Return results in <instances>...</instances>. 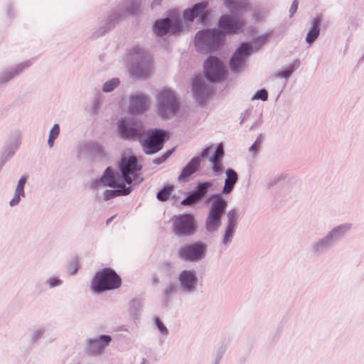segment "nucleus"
<instances>
[{"label": "nucleus", "instance_id": "nucleus-1", "mask_svg": "<svg viewBox=\"0 0 364 364\" xmlns=\"http://www.w3.org/2000/svg\"><path fill=\"white\" fill-rule=\"evenodd\" d=\"M117 131L124 139H138L146 154L159 151L165 142L166 132L159 129L146 131L141 121L123 118L118 122Z\"/></svg>", "mask_w": 364, "mask_h": 364}, {"label": "nucleus", "instance_id": "nucleus-2", "mask_svg": "<svg viewBox=\"0 0 364 364\" xmlns=\"http://www.w3.org/2000/svg\"><path fill=\"white\" fill-rule=\"evenodd\" d=\"M205 77L199 75L192 82V92L196 100L203 103L211 95L212 87L207 82H217L223 80L226 75V68L223 63L217 57L210 56L204 63Z\"/></svg>", "mask_w": 364, "mask_h": 364}, {"label": "nucleus", "instance_id": "nucleus-3", "mask_svg": "<svg viewBox=\"0 0 364 364\" xmlns=\"http://www.w3.org/2000/svg\"><path fill=\"white\" fill-rule=\"evenodd\" d=\"M222 31L218 28H206L199 31L195 36V47L202 53L218 50L225 43Z\"/></svg>", "mask_w": 364, "mask_h": 364}, {"label": "nucleus", "instance_id": "nucleus-4", "mask_svg": "<svg viewBox=\"0 0 364 364\" xmlns=\"http://www.w3.org/2000/svg\"><path fill=\"white\" fill-rule=\"evenodd\" d=\"M122 284L120 277L111 268H104L97 272L92 282L94 293L100 294L106 291L119 288Z\"/></svg>", "mask_w": 364, "mask_h": 364}, {"label": "nucleus", "instance_id": "nucleus-5", "mask_svg": "<svg viewBox=\"0 0 364 364\" xmlns=\"http://www.w3.org/2000/svg\"><path fill=\"white\" fill-rule=\"evenodd\" d=\"M213 200L205 220V228L208 232L213 233L218 231L222 224V218L225 213L228 201L222 196L213 195Z\"/></svg>", "mask_w": 364, "mask_h": 364}, {"label": "nucleus", "instance_id": "nucleus-6", "mask_svg": "<svg viewBox=\"0 0 364 364\" xmlns=\"http://www.w3.org/2000/svg\"><path fill=\"white\" fill-rule=\"evenodd\" d=\"M130 70L136 77H145L151 72V59L140 46L133 48L129 54Z\"/></svg>", "mask_w": 364, "mask_h": 364}, {"label": "nucleus", "instance_id": "nucleus-7", "mask_svg": "<svg viewBox=\"0 0 364 364\" xmlns=\"http://www.w3.org/2000/svg\"><path fill=\"white\" fill-rule=\"evenodd\" d=\"M157 113L162 118H168L176 114L179 109V102L175 92L168 89L161 90L156 96Z\"/></svg>", "mask_w": 364, "mask_h": 364}, {"label": "nucleus", "instance_id": "nucleus-8", "mask_svg": "<svg viewBox=\"0 0 364 364\" xmlns=\"http://www.w3.org/2000/svg\"><path fill=\"white\" fill-rule=\"evenodd\" d=\"M119 168L122 178L127 184L136 185L142 181V178L139 177L136 173L141 169V166L138 165L136 156L123 157L119 164Z\"/></svg>", "mask_w": 364, "mask_h": 364}, {"label": "nucleus", "instance_id": "nucleus-9", "mask_svg": "<svg viewBox=\"0 0 364 364\" xmlns=\"http://www.w3.org/2000/svg\"><path fill=\"white\" fill-rule=\"evenodd\" d=\"M238 14H223L219 20L218 26L219 31H222L224 37L226 35H235L243 32V28L246 24L243 17L237 16Z\"/></svg>", "mask_w": 364, "mask_h": 364}, {"label": "nucleus", "instance_id": "nucleus-10", "mask_svg": "<svg viewBox=\"0 0 364 364\" xmlns=\"http://www.w3.org/2000/svg\"><path fill=\"white\" fill-rule=\"evenodd\" d=\"M207 251V245L201 241H197L181 247L178 250V255L184 261L198 262L206 257Z\"/></svg>", "mask_w": 364, "mask_h": 364}, {"label": "nucleus", "instance_id": "nucleus-11", "mask_svg": "<svg viewBox=\"0 0 364 364\" xmlns=\"http://www.w3.org/2000/svg\"><path fill=\"white\" fill-rule=\"evenodd\" d=\"M179 289L184 295H193L197 290L199 279L195 269H183L177 275Z\"/></svg>", "mask_w": 364, "mask_h": 364}, {"label": "nucleus", "instance_id": "nucleus-12", "mask_svg": "<svg viewBox=\"0 0 364 364\" xmlns=\"http://www.w3.org/2000/svg\"><path fill=\"white\" fill-rule=\"evenodd\" d=\"M174 233L178 237H188L196 232L195 218L191 214H182L177 216L173 223Z\"/></svg>", "mask_w": 364, "mask_h": 364}, {"label": "nucleus", "instance_id": "nucleus-13", "mask_svg": "<svg viewBox=\"0 0 364 364\" xmlns=\"http://www.w3.org/2000/svg\"><path fill=\"white\" fill-rule=\"evenodd\" d=\"M109 335H100L85 340L84 350L88 355L98 357L105 352V349L112 341Z\"/></svg>", "mask_w": 364, "mask_h": 364}, {"label": "nucleus", "instance_id": "nucleus-14", "mask_svg": "<svg viewBox=\"0 0 364 364\" xmlns=\"http://www.w3.org/2000/svg\"><path fill=\"white\" fill-rule=\"evenodd\" d=\"M123 181H124L117 172H115L111 167H107L100 178L95 179L92 182L91 186L93 189L99 191L105 186L116 188L119 186H125Z\"/></svg>", "mask_w": 364, "mask_h": 364}, {"label": "nucleus", "instance_id": "nucleus-15", "mask_svg": "<svg viewBox=\"0 0 364 364\" xmlns=\"http://www.w3.org/2000/svg\"><path fill=\"white\" fill-rule=\"evenodd\" d=\"M251 55V46L248 43H242L235 51L230 60V67L232 72L239 73L246 65V59Z\"/></svg>", "mask_w": 364, "mask_h": 364}, {"label": "nucleus", "instance_id": "nucleus-16", "mask_svg": "<svg viewBox=\"0 0 364 364\" xmlns=\"http://www.w3.org/2000/svg\"><path fill=\"white\" fill-rule=\"evenodd\" d=\"M208 3L205 1L196 4L191 9H186L183 12V18L186 21H193L195 18L200 15L198 21L203 25L208 26L211 23V14L205 10Z\"/></svg>", "mask_w": 364, "mask_h": 364}, {"label": "nucleus", "instance_id": "nucleus-17", "mask_svg": "<svg viewBox=\"0 0 364 364\" xmlns=\"http://www.w3.org/2000/svg\"><path fill=\"white\" fill-rule=\"evenodd\" d=\"M183 28V22L181 18H164L156 21L154 29L157 36H162L168 33L177 34Z\"/></svg>", "mask_w": 364, "mask_h": 364}, {"label": "nucleus", "instance_id": "nucleus-18", "mask_svg": "<svg viewBox=\"0 0 364 364\" xmlns=\"http://www.w3.org/2000/svg\"><path fill=\"white\" fill-rule=\"evenodd\" d=\"M353 228V224L350 223H341L334 226L327 233L326 236L333 245L343 240Z\"/></svg>", "mask_w": 364, "mask_h": 364}, {"label": "nucleus", "instance_id": "nucleus-19", "mask_svg": "<svg viewBox=\"0 0 364 364\" xmlns=\"http://www.w3.org/2000/svg\"><path fill=\"white\" fill-rule=\"evenodd\" d=\"M150 105L149 98L144 94L136 93L130 96L129 110L132 113H141Z\"/></svg>", "mask_w": 364, "mask_h": 364}, {"label": "nucleus", "instance_id": "nucleus-20", "mask_svg": "<svg viewBox=\"0 0 364 364\" xmlns=\"http://www.w3.org/2000/svg\"><path fill=\"white\" fill-rule=\"evenodd\" d=\"M323 18L321 16H316L312 18L309 23V28L305 37V42L311 47L318 38L321 32Z\"/></svg>", "mask_w": 364, "mask_h": 364}, {"label": "nucleus", "instance_id": "nucleus-21", "mask_svg": "<svg viewBox=\"0 0 364 364\" xmlns=\"http://www.w3.org/2000/svg\"><path fill=\"white\" fill-rule=\"evenodd\" d=\"M333 245L326 235L314 240L310 245L311 252L315 255L324 254Z\"/></svg>", "mask_w": 364, "mask_h": 364}, {"label": "nucleus", "instance_id": "nucleus-22", "mask_svg": "<svg viewBox=\"0 0 364 364\" xmlns=\"http://www.w3.org/2000/svg\"><path fill=\"white\" fill-rule=\"evenodd\" d=\"M223 3L231 14H240L249 9L247 0H223Z\"/></svg>", "mask_w": 364, "mask_h": 364}, {"label": "nucleus", "instance_id": "nucleus-23", "mask_svg": "<svg viewBox=\"0 0 364 364\" xmlns=\"http://www.w3.org/2000/svg\"><path fill=\"white\" fill-rule=\"evenodd\" d=\"M200 166V158L199 156L193 157L188 164L182 169L181 174L178 177L180 181H185L190 176L199 170Z\"/></svg>", "mask_w": 364, "mask_h": 364}, {"label": "nucleus", "instance_id": "nucleus-24", "mask_svg": "<svg viewBox=\"0 0 364 364\" xmlns=\"http://www.w3.org/2000/svg\"><path fill=\"white\" fill-rule=\"evenodd\" d=\"M225 174L226 178L222 190V194L228 195L233 191L234 187L238 181V175L232 168H228L225 171Z\"/></svg>", "mask_w": 364, "mask_h": 364}, {"label": "nucleus", "instance_id": "nucleus-25", "mask_svg": "<svg viewBox=\"0 0 364 364\" xmlns=\"http://www.w3.org/2000/svg\"><path fill=\"white\" fill-rule=\"evenodd\" d=\"M121 16L118 13H113L109 15L103 23V24L94 32L93 36L95 38H98L104 35L114 26V22L119 20Z\"/></svg>", "mask_w": 364, "mask_h": 364}, {"label": "nucleus", "instance_id": "nucleus-26", "mask_svg": "<svg viewBox=\"0 0 364 364\" xmlns=\"http://www.w3.org/2000/svg\"><path fill=\"white\" fill-rule=\"evenodd\" d=\"M114 190H106L103 193L104 200H109L117 196H127L129 194L132 190V186L127 187L126 186H119Z\"/></svg>", "mask_w": 364, "mask_h": 364}, {"label": "nucleus", "instance_id": "nucleus-27", "mask_svg": "<svg viewBox=\"0 0 364 364\" xmlns=\"http://www.w3.org/2000/svg\"><path fill=\"white\" fill-rule=\"evenodd\" d=\"M177 287L173 282H168L166 284L162 291V299L165 302L170 301L176 294Z\"/></svg>", "mask_w": 364, "mask_h": 364}, {"label": "nucleus", "instance_id": "nucleus-28", "mask_svg": "<svg viewBox=\"0 0 364 364\" xmlns=\"http://www.w3.org/2000/svg\"><path fill=\"white\" fill-rule=\"evenodd\" d=\"M269 15V10L264 6L255 7L252 12V18L255 23H261Z\"/></svg>", "mask_w": 364, "mask_h": 364}, {"label": "nucleus", "instance_id": "nucleus-29", "mask_svg": "<svg viewBox=\"0 0 364 364\" xmlns=\"http://www.w3.org/2000/svg\"><path fill=\"white\" fill-rule=\"evenodd\" d=\"M269 34L264 33L255 38H254L250 43H248L251 46V53L253 50H258L262 45L266 43L269 41Z\"/></svg>", "mask_w": 364, "mask_h": 364}, {"label": "nucleus", "instance_id": "nucleus-30", "mask_svg": "<svg viewBox=\"0 0 364 364\" xmlns=\"http://www.w3.org/2000/svg\"><path fill=\"white\" fill-rule=\"evenodd\" d=\"M213 186V183L210 181H205L203 183H199L196 188V191H193L195 194L198 196V198L201 200L205 196L208 189L211 188Z\"/></svg>", "mask_w": 364, "mask_h": 364}, {"label": "nucleus", "instance_id": "nucleus-31", "mask_svg": "<svg viewBox=\"0 0 364 364\" xmlns=\"http://www.w3.org/2000/svg\"><path fill=\"white\" fill-rule=\"evenodd\" d=\"M227 227L236 228L239 217L238 211L236 209H231L227 213Z\"/></svg>", "mask_w": 364, "mask_h": 364}, {"label": "nucleus", "instance_id": "nucleus-32", "mask_svg": "<svg viewBox=\"0 0 364 364\" xmlns=\"http://www.w3.org/2000/svg\"><path fill=\"white\" fill-rule=\"evenodd\" d=\"M235 230L236 228L225 226L224 234L222 237L221 240L222 244L225 247H228L232 242Z\"/></svg>", "mask_w": 364, "mask_h": 364}, {"label": "nucleus", "instance_id": "nucleus-33", "mask_svg": "<svg viewBox=\"0 0 364 364\" xmlns=\"http://www.w3.org/2000/svg\"><path fill=\"white\" fill-rule=\"evenodd\" d=\"M33 60H28L20 63H18L14 67H11L15 77L21 75L25 70L28 69L33 64Z\"/></svg>", "mask_w": 364, "mask_h": 364}, {"label": "nucleus", "instance_id": "nucleus-34", "mask_svg": "<svg viewBox=\"0 0 364 364\" xmlns=\"http://www.w3.org/2000/svg\"><path fill=\"white\" fill-rule=\"evenodd\" d=\"M300 64V61L299 60H296L289 68L279 72L278 76L282 78L288 79L291 74L299 68Z\"/></svg>", "mask_w": 364, "mask_h": 364}, {"label": "nucleus", "instance_id": "nucleus-35", "mask_svg": "<svg viewBox=\"0 0 364 364\" xmlns=\"http://www.w3.org/2000/svg\"><path fill=\"white\" fill-rule=\"evenodd\" d=\"M120 81L118 78L114 77L105 82L102 86V91L110 92L119 85Z\"/></svg>", "mask_w": 364, "mask_h": 364}, {"label": "nucleus", "instance_id": "nucleus-36", "mask_svg": "<svg viewBox=\"0 0 364 364\" xmlns=\"http://www.w3.org/2000/svg\"><path fill=\"white\" fill-rule=\"evenodd\" d=\"M200 201V200L193 191L188 193V196L181 202V204L184 206H193Z\"/></svg>", "mask_w": 364, "mask_h": 364}, {"label": "nucleus", "instance_id": "nucleus-37", "mask_svg": "<svg viewBox=\"0 0 364 364\" xmlns=\"http://www.w3.org/2000/svg\"><path fill=\"white\" fill-rule=\"evenodd\" d=\"M173 190V186L168 185L159 191L156 194V198L160 201H166L169 198L171 191Z\"/></svg>", "mask_w": 364, "mask_h": 364}, {"label": "nucleus", "instance_id": "nucleus-38", "mask_svg": "<svg viewBox=\"0 0 364 364\" xmlns=\"http://www.w3.org/2000/svg\"><path fill=\"white\" fill-rule=\"evenodd\" d=\"M15 77L12 69L11 68H8L2 73H0V84L7 83Z\"/></svg>", "mask_w": 364, "mask_h": 364}, {"label": "nucleus", "instance_id": "nucleus-39", "mask_svg": "<svg viewBox=\"0 0 364 364\" xmlns=\"http://www.w3.org/2000/svg\"><path fill=\"white\" fill-rule=\"evenodd\" d=\"M87 149L94 153L101 154L104 151L102 145L98 142L89 141L86 144Z\"/></svg>", "mask_w": 364, "mask_h": 364}, {"label": "nucleus", "instance_id": "nucleus-40", "mask_svg": "<svg viewBox=\"0 0 364 364\" xmlns=\"http://www.w3.org/2000/svg\"><path fill=\"white\" fill-rule=\"evenodd\" d=\"M26 176H21L19 180L17 182V185L16 186L14 193H16L18 195L23 196V198H25V192H24V187L26 183Z\"/></svg>", "mask_w": 364, "mask_h": 364}, {"label": "nucleus", "instance_id": "nucleus-41", "mask_svg": "<svg viewBox=\"0 0 364 364\" xmlns=\"http://www.w3.org/2000/svg\"><path fill=\"white\" fill-rule=\"evenodd\" d=\"M143 304L139 299H134L130 304V312L133 315H137L142 309Z\"/></svg>", "mask_w": 364, "mask_h": 364}, {"label": "nucleus", "instance_id": "nucleus-42", "mask_svg": "<svg viewBox=\"0 0 364 364\" xmlns=\"http://www.w3.org/2000/svg\"><path fill=\"white\" fill-rule=\"evenodd\" d=\"M46 332V328L43 326H40L33 329L31 335V340L32 342H36L40 340Z\"/></svg>", "mask_w": 364, "mask_h": 364}, {"label": "nucleus", "instance_id": "nucleus-43", "mask_svg": "<svg viewBox=\"0 0 364 364\" xmlns=\"http://www.w3.org/2000/svg\"><path fill=\"white\" fill-rule=\"evenodd\" d=\"M46 284L50 289H53L61 286L63 284V281L58 277H50L47 278Z\"/></svg>", "mask_w": 364, "mask_h": 364}, {"label": "nucleus", "instance_id": "nucleus-44", "mask_svg": "<svg viewBox=\"0 0 364 364\" xmlns=\"http://www.w3.org/2000/svg\"><path fill=\"white\" fill-rule=\"evenodd\" d=\"M268 99V92L264 89H261L255 92V94L252 97L251 100H260L262 101H266Z\"/></svg>", "mask_w": 364, "mask_h": 364}, {"label": "nucleus", "instance_id": "nucleus-45", "mask_svg": "<svg viewBox=\"0 0 364 364\" xmlns=\"http://www.w3.org/2000/svg\"><path fill=\"white\" fill-rule=\"evenodd\" d=\"M223 148L221 144H219L216 148L213 155L210 158V162L220 161L223 156Z\"/></svg>", "mask_w": 364, "mask_h": 364}, {"label": "nucleus", "instance_id": "nucleus-46", "mask_svg": "<svg viewBox=\"0 0 364 364\" xmlns=\"http://www.w3.org/2000/svg\"><path fill=\"white\" fill-rule=\"evenodd\" d=\"M154 323L159 330V331L164 336H167L169 333L168 328L164 324L162 321L159 318H156L154 319Z\"/></svg>", "mask_w": 364, "mask_h": 364}, {"label": "nucleus", "instance_id": "nucleus-47", "mask_svg": "<svg viewBox=\"0 0 364 364\" xmlns=\"http://www.w3.org/2000/svg\"><path fill=\"white\" fill-rule=\"evenodd\" d=\"M173 150H168L164 153L161 156L156 158L154 159L153 163L156 165H159L164 162H165L172 154Z\"/></svg>", "mask_w": 364, "mask_h": 364}, {"label": "nucleus", "instance_id": "nucleus-48", "mask_svg": "<svg viewBox=\"0 0 364 364\" xmlns=\"http://www.w3.org/2000/svg\"><path fill=\"white\" fill-rule=\"evenodd\" d=\"M139 9V4L136 1H132L130 5L127 8V11L129 14H136Z\"/></svg>", "mask_w": 364, "mask_h": 364}, {"label": "nucleus", "instance_id": "nucleus-49", "mask_svg": "<svg viewBox=\"0 0 364 364\" xmlns=\"http://www.w3.org/2000/svg\"><path fill=\"white\" fill-rule=\"evenodd\" d=\"M60 134V127L58 124H55L49 132V136L51 138L57 139Z\"/></svg>", "mask_w": 364, "mask_h": 364}, {"label": "nucleus", "instance_id": "nucleus-50", "mask_svg": "<svg viewBox=\"0 0 364 364\" xmlns=\"http://www.w3.org/2000/svg\"><path fill=\"white\" fill-rule=\"evenodd\" d=\"M22 198H23V196L14 193L12 199L9 201V205L11 207H15V206L18 205Z\"/></svg>", "mask_w": 364, "mask_h": 364}, {"label": "nucleus", "instance_id": "nucleus-51", "mask_svg": "<svg viewBox=\"0 0 364 364\" xmlns=\"http://www.w3.org/2000/svg\"><path fill=\"white\" fill-rule=\"evenodd\" d=\"M212 163L213 171L215 173L216 176H219L223 171V164L219 161Z\"/></svg>", "mask_w": 364, "mask_h": 364}, {"label": "nucleus", "instance_id": "nucleus-52", "mask_svg": "<svg viewBox=\"0 0 364 364\" xmlns=\"http://www.w3.org/2000/svg\"><path fill=\"white\" fill-rule=\"evenodd\" d=\"M298 1L294 0L289 10V17H292L298 9Z\"/></svg>", "mask_w": 364, "mask_h": 364}, {"label": "nucleus", "instance_id": "nucleus-53", "mask_svg": "<svg viewBox=\"0 0 364 364\" xmlns=\"http://www.w3.org/2000/svg\"><path fill=\"white\" fill-rule=\"evenodd\" d=\"M224 354V350H220V351L217 352L213 358V364H218L220 361L221 360L223 355Z\"/></svg>", "mask_w": 364, "mask_h": 364}, {"label": "nucleus", "instance_id": "nucleus-54", "mask_svg": "<svg viewBox=\"0 0 364 364\" xmlns=\"http://www.w3.org/2000/svg\"><path fill=\"white\" fill-rule=\"evenodd\" d=\"M259 146V145L257 144V140H255L254 144L249 149L250 153H251L254 155L256 154L257 153Z\"/></svg>", "mask_w": 364, "mask_h": 364}, {"label": "nucleus", "instance_id": "nucleus-55", "mask_svg": "<svg viewBox=\"0 0 364 364\" xmlns=\"http://www.w3.org/2000/svg\"><path fill=\"white\" fill-rule=\"evenodd\" d=\"M210 149L209 147H206L205 149H203L201 152H200V154L199 156V157L200 158V161L205 158L206 156H208V155L209 154V152H210Z\"/></svg>", "mask_w": 364, "mask_h": 364}, {"label": "nucleus", "instance_id": "nucleus-56", "mask_svg": "<svg viewBox=\"0 0 364 364\" xmlns=\"http://www.w3.org/2000/svg\"><path fill=\"white\" fill-rule=\"evenodd\" d=\"M163 0H154L151 3V8L154 9L155 7L161 5Z\"/></svg>", "mask_w": 364, "mask_h": 364}, {"label": "nucleus", "instance_id": "nucleus-57", "mask_svg": "<svg viewBox=\"0 0 364 364\" xmlns=\"http://www.w3.org/2000/svg\"><path fill=\"white\" fill-rule=\"evenodd\" d=\"M55 140V139L48 136L47 143L50 148H52L53 146Z\"/></svg>", "mask_w": 364, "mask_h": 364}, {"label": "nucleus", "instance_id": "nucleus-58", "mask_svg": "<svg viewBox=\"0 0 364 364\" xmlns=\"http://www.w3.org/2000/svg\"><path fill=\"white\" fill-rule=\"evenodd\" d=\"M74 270L71 272V274H75L77 272V267L76 263H73Z\"/></svg>", "mask_w": 364, "mask_h": 364}, {"label": "nucleus", "instance_id": "nucleus-59", "mask_svg": "<svg viewBox=\"0 0 364 364\" xmlns=\"http://www.w3.org/2000/svg\"><path fill=\"white\" fill-rule=\"evenodd\" d=\"M99 105H100V100H95V105H94L95 109H97V107L99 106Z\"/></svg>", "mask_w": 364, "mask_h": 364}, {"label": "nucleus", "instance_id": "nucleus-60", "mask_svg": "<svg viewBox=\"0 0 364 364\" xmlns=\"http://www.w3.org/2000/svg\"><path fill=\"white\" fill-rule=\"evenodd\" d=\"M146 360L145 358H143L141 364H146Z\"/></svg>", "mask_w": 364, "mask_h": 364}, {"label": "nucleus", "instance_id": "nucleus-61", "mask_svg": "<svg viewBox=\"0 0 364 364\" xmlns=\"http://www.w3.org/2000/svg\"><path fill=\"white\" fill-rule=\"evenodd\" d=\"M261 136V134H259V136L257 137V139L256 140H257V144L259 145V137Z\"/></svg>", "mask_w": 364, "mask_h": 364}, {"label": "nucleus", "instance_id": "nucleus-62", "mask_svg": "<svg viewBox=\"0 0 364 364\" xmlns=\"http://www.w3.org/2000/svg\"><path fill=\"white\" fill-rule=\"evenodd\" d=\"M245 119V115L242 118L241 122H242Z\"/></svg>", "mask_w": 364, "mask_h": 364}, {"label": "nucleus", "instance_id": "nucleus-63", "mask_svg": "<svg viewBox=\"0 0 364 364\" xmlns=\"http://www.w3.org/2000/svg\"><path fill=\"white\" fill-rule=\"evenodd\" d=\"M112 220V218H109V219L107 220V223H109V222H111V220Z\"/></svg>", "mask_w": 364, "mask_h": 364}]
</instances>
